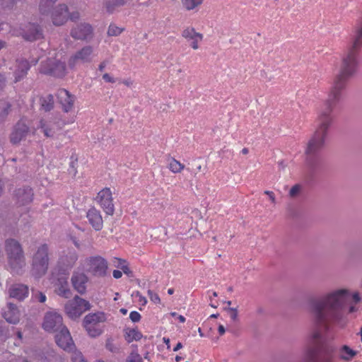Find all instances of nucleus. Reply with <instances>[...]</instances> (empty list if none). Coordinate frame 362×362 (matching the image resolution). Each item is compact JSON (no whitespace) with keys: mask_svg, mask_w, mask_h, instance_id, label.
I'll return each mask as SVG.
<instances>
[{"mask_svg":"<svg viewBox=\"0 0 362 362\" xmlns=\"http://www.w3.org/2000/svg\"><path fill=\"white\" fill-rule=\"evenodd\" d=\"M11 110V105L7 103L6 107H4L1 111H0V116L2 118H5L9 113Z\"/></svg>","mask_w":362,"mask_h":362,"instance_id":"48","label":"nucleus"},{"mask_svg":"<svg viewBox=\"0 0 362 362\" xmlns=\"http://www.w3.org/2000/svg\"><path fill=\"white\" fill-rule=\"evenodd\" d=\"M113 277L115 279H119L122 276V273L119 270H114L112 272Z\"/></svg>","mask_w":362,"mask_h":362,"instance_id":"53","label":"nucleus"},{"mask_svg":"<svg viewBox=\"0 0 362 362\" xmlns=\"http://www.w3.org/2000/svg\"><path fill=\"white\" fill-rule=\"evenodd\" d=\"M129 318L133 322H137L141 320V315L136 311H132L129 314Z\"/></svg>","mask_w":362,"mask_h":362,"instance_id":"47","label":"nucleus"},{"mask_svg":"<svg viewBox=\"0 0 362 362\" xmlns=\"http://www.w3.org/2000/svg\"><path fill=\"white\" fill-rule=\"evenodd\" d=\"M168 168L173 173H180L185 168V165L174 158L168 160Z\"/></svg>","mask_w":362,"mask_h":362,"instance_id":"33","label":"nucleus"},{"mask_svg":"<svg viewBox=\"0 0 362 362\" xmlns=\"http://www.w3.org/2000/svg\"><path fill=\"white\" fill-rule=\"evenodd\" d=\"M79 13L78 12H74L71 14L69 15L70 19L71 21H76L79 18Z\"/></svg>","mask_w":362,"mask_h":362,"instance_id":"52","label":"nucleus"},{"mask_svg":"<svg viewBox=\"0 0 362 362\" xmlns=\"http://www.w3.org/2000/svg\"><path fill=\"white\" fill-rule=\"evenodd\" d=\"M136 296L139 297V301L142 305H145L147 303L146 298L142 296L139 291L136 292Z\"/></svg>","mask_w":362,"mask_h":362,"instance_id":"54","label":"nucleus"},{"mask_svg":"<svg viewBox=\"0 0 362 362\" xmlns=\"http://www.w3.org/2000/svg\"><path fill=\"white\" fill-rule=\"evenodd\" d=\"M93 28L90 24L81 23L72 28L71 35L76 40H88L92 37Z\"/></svg>","mask_w":362,"mask_h":362,"instance_id":"18","label":"nucleus"},{"mask_svg":"<svg viewBox=\"0 0 362 362\" xmlns=\"http://www.w3.org/2000/svg\"><path fill=\"white\" fill-rule=\"evenodd\" d=\"M105 348L109 351L114 354H117L120 351L119 346L114 343L113 339L112 338L107 339L105 342Z\"/></svg>","mask_w":362,"mask_h":362,"instance_id":"37","label":"nucleus"},{"mask_svg":"<svg viewBox=\"0 0 362 362\" xmlns=\"http://www.w3.org/2000/svg\"><path fill=\"white\" fill-rule=\"evenodd\" d=\"M40 105L42 108L47 112L54 107V97L49 94L40 98Z\"/></svg>","mask_w":362,"mask_h":362,"instance_id":"35","label":"nucleus"},{"mask_svg":"<svg viewBox=\"0 0 362 362\" xmlns=\"http://www.w3.org/2000/svg\"><path fill=\"white\" fill-rule=\"evenodd\" d=\"M29 132L28 126L23 122L19 121L13 128L10 136V141L13 144H19L25 138Z\"/></svg>","mask_w":362,"mask_h":362,"instance_id":"19","label":"nucleus"},{"mask_svg":"<svg viewBox=\"0 0 362 362\" xmlns=\"http://www.w3.org/2000/svg\"><path fill=\"white\" fill-rule=\"evenodd\" d=\"M53 124L52 122H48L44 119L40 121V127L42 129L44 134L47 137H52L54 134L53 129Z\"/></svg>","mask_w":362,"mask_h":362,"instance_id":"34","label":"nucleus"},{"mask_svg":"<svg viewBox=\"0 0 362 362\" xmlns=\"http://www.w3.org/2000/svg\"><path fill=\"white\" fill-rule=\"evenodd\" d=\"M203 1L204 0H182V4L186 10L191 11L200 6Z\"/></svg>","mask_w":362,"mask_h":362,"instance_id":"36","label":"nucleus"},{"mask_svg":"<svg viewBox=\"0 0 362 362\" xmlns=\"http://www.w3.org/2000/svg\"><path fill=\"white\" fill-rule=\"evenodd\" d=\"M40 72L45 75L61 78L66 74V65L64 62L54 58H49L41 62Z\"/></svg>","mask_w":362,"mask_h":362,"instance_id":"9","label":"nucleus"},{"mask_svg":"<svg viewBox=\"0 0 362 362\" xmlns=\"http://www.w3.org/2000/svg\"><path fill=\"white\" fill-rule=\"evenodd\" d=\"M335 351L336 347L332 344H326L318 351L315 344L307 343L303 356L308 362H337Z\"/></svg>","mask_w":362,"mask_h":362,"instance_id":"5","label":"nucleus"},{"mask_svg":"<svg viewBox=\"0 0 362 362\" xmlns=\"http://www.w3.org/2000/svg\"><path fill=\"white\" fill-rule=\"evenodd\" d=\"M177 319L179 320V321L182 323L185 322V317L183 316V315H178L177 316Z\"/></svg>","mask_w":362,"mask_h":362,"instance_id":"63","label":"nucleus"},{"mask_svg":"<svg viewBox=\"0 0 362 362\" xmlns=\"http://www.w3.org/2000/svg\"><path fill=\"white\" fill-rule=\"evenodd\" d=\"M103 78L106 81V82H108V83H115L116 81V80L112 77L109 74L107 73H105L103 74Z\"/></svg>","mask_w":362,"mask_h":362,"instance_id":"50","label":"nucleus"},{"mask_svg":"<svg viewBox=\"0 0 362 362\" xmlns=\"http://www.w3.org/2000/svg\"><path fill=\"white\" fill-rule=\"evenodd\" d=\"M28 287L24 284H14L9 289V296L19 300H23L28 295Z\"/></svg>","mask_w":362,"mask_h":362,"instance_id":"28","label":"nucleus"},{"mask_svg":"<svg viewBox=\"0 0 362 362\" xmlns=\"http://www.w3.org/2000/svg\"><path fill=\"white\" fill-rule=\"evenodd\" d=\"M352 298H353V300H354L356 303H358V302L360 301V300H361V298H360V296H359L358 293H354V294L352 296Z\"/></svg>","mask_w":362,"mask_h":362,"instance_id":"56","label":"nucleus"},{"mask_svg":"<svg viewBox=\"0 0 362 362\" xmlns=\"http://www.w3.org/2000/svg\"><path fill=\"white\" fill-rule=\"evenodd\" d=\"M90 267L95 276H103L107 269V261L101 257H94L90 259Z\"/></svg>","mask_w":362,"mask_h":362,"instance_id":"20","label":"nucleus"},{"mask_svg":"<svg viewBox=\"0 0 362 362\" xmlns=\"http://www.w3.org/2000/svg\"><path fill=\"white\" fill-rule=\"evenodd\" d=\"M97 202L107 215H112L115 211L112 194L110 188L100 190L96 197Z\"/></svg>","mask_w":362,"mask_h":362,"instance_id":"12","label":"nucleus"},{"mask_svg":"<svg viewBox=\"0 0 362 362\" xmlns=\"http://www.w3.org/2000/svg\"><path fill=\"white\" fill-rule=\"evenodd\" d=\"M50 14L53 24L57 26L62 25L68 20V7L65 4H59L53 8Z\"/></svg>","mask_w":362,"mask_h":362,"instance_id":"16","label":"nucleus"},{"mask_svg":"<svg viewBox=\"0 0 362 362\" xmlns=\"http://www.w3.org/2000/svg\"><path fill=\"white\" fill-rule=\"evenodd\" d=\"M33 189L29 187H21L16 190L15 197L20 206H24L32 202L33 199Z\"/></svg>","mask_w":362,"mask_h":362,"instance_id":"22","label":"nucleus"},{"mask_svg":"<svg viewBox=\"0 0 362 362\" xmlns=\"http://www.w3.org/2000/svg\"><path fill=\"white\" fill-rule=\"evenodd\" d=\"M5 251L11 272L13 274H22L26 262L21 245L15 239H8L5 242Z\"/></svg>","mask_w":362,"mask_h":362,"instance_id":"4","label":"nucleus"},{"mask_svg":"<svg viewBox=\"0 0 362 362\" xmlns=\"http://www.w3.org/2000/svg\"><path fill=\"white\" fill-rule=\"evenodd\" d=\"M181 35L194 50L199 48V43L202 42L204 38L203 34L197 32L192 26L185 28L181 33Z\"/></svg>","mask_w":362,"mask_h":362,"instance_id":"14","label":"nucleus"},{"mask_svg":"<svg viewBox=\"0 0 362 362\" xmlns=\"http://www.w3.org/2000/svg\"><path fill=\"white\" fill-rule=\"evenodd\" d=\"M142 338V334L136 329H125L124 339L128 343L133 341H139Z\"/></svg>","mask_w":362,"mask_h":362,"instance_id":"31","label":"nucleus"},{"mask_svg":"<svg viewBox=\"0 0 362 362\" xmlns=\"http://www.w3.org/2000/svg\"><path fill=\"white\" fill-rule=\"evenodd\" d=\"M30 68V65L28 60L23 59L16 60V70L13 73L14 82L17 83L25 77Z\"/></svg>","mask_w":362,"mask_h":362,"instance_id":"26","label":"nucleus"},{"mask_svg":"<svg viewBox=\"0 0 362 362\" xmlns=\"http://www.w3.org/2000/svg\"><path fill=\"white\" fill-rule=\"evenodd\" d=\"M338 358L344 362H350L357 355V351L352 349L348 345H342L338 349L336 347Z\"/></svg>","mask_w":362,"mask_h":362,"instance_id":"27","label":"nucleus"},{"mask_svg":"<svg viewBox=\"0 0 362 362\" xmlns=\"http://www.w3.org/2000/svg\"><path fill=\"white\" fill-rule=\"evenodd\" d=\"M301 186L300 185H295L291 187L289 191V196L292 198L296 197L300 194Z\"/></svg>","mask_w":362,"mask_h":362,"instance_id":"40","label":"nucleus"},{"mask_svg":"<svg viewBox=\"0 0 362 362\" xmlns=\"http://www.w3.org/2000/svg\"><path fill=\"white\" fill-rule=\"evenodd\" d=\"M71 282L73 288L78 293L80 294L86 293L88 277L84 273L74 272L71 276Z\"/></svg>","mask_w":362,"mask_h":362,"instance_id":"21","label":"nucleus"},{"mask_svg":"<svg viewBox=\"0 0 362 362\" xmlns=\"http://www.w3.org/2000/svg\"><path fill=\"white\" fill-rule=\"evenodd\" d=\"M358 54V53L349 49L344 53L341 59L339 72L334 79L325 103L329 107H335L342 99L347 81L357 72L359 64Z\"/></svg>","mask_w":362,"mask_h":362,"instance_id":"2","label":"nucleus"},{"mask_svg":"<svg viewBox=\"0 0 362 362\" xmlns=\"http://www.w3.org/2000/svg\"><path fill=\"white\" fill-rule=\"evenodd\" d=\"M71 362H87L83 356L82 353L76 349L71 351Z\"/></svg>","mask_w":362,"mask_h":362,"instance_id":"38","label":"nucleus"},{"mask_svg":"<svg viewBox=\"0 0 362 362\" xmlns=\"http://www.w3.org/2000/svg\"><path fill=\"white\" fill-rule=\"evenodd\" d=\"M334 107H329L325 103L324 109L320 112L316 120V130L307 144L305 153L308 157L316 156L323 148L328 129L333 121L331 113Z\"/></svg>","mask_w":362,"mask_h":362,"instance_id":"3","label":"nucleus"},{"mask_svg":"<svg viewBox=\"0 0 362 362\" xmlns=\"http://www.w3.org/2000/svg\"><path fill=\"white\" fill-rule=\"evenodd\" d=\"M193 165L194 168H193L192 170H190V171L193 172L195 174L202 171V166L200 163H198L197 162H194L193 163ZM187 170H189V168H187Z\"/></svg>","mask_w":362,"mask_h":362,"instance_id":"49","label":"nucleus"},{"mask_svg":"<svg viewBox=\"0 0 362 362\" xmlns=\"http://www.w3.org/2000/svg\"><path fill=\"white\" fill-rule=\"evenodd\" d=\"M107 321V314L104 312L89 313L85 316L83 320V327L90 337H97L101 335L104 331L102 325Z\"/></svg>","mask_w":362,"mask_h":362,"instance_id":"7","label":"nucleus"},{"mask_svg":"<svg viewBox=\"0 0 362 362\" xmlns=\"http://www.w3.org/2000/svg\"><path fill=\"white\" fill-rule=\"evenodd\" d=\"M128 0H104V6L109 13H112L117 8L123 6Z\"/></svg>","mask_w":362,"mask_h":362,"instance_id":"30","label":"nucleus"},{"mask_svg":"<svg viewBox=\"0 0 362 362\" xmlns=\"http://www.w3.org/2000/svg\"><path fill=\"white\" fill-rule=\"evenodd\" d=\"M54 339L57 344L65 351L71 352L75 349L71 334L66 326L55 333Z\"/></svg>","mask_w":362,"mask_h":362,"instance_id":"13","label":"nucleus"},{"mask_svg":"<svg viewBox=\"0 0 362 362\" xmlns=\"http://www.w3.org/2000/svg\"><path fill=\"white\" fill-rule=\"evenodd\" d=\"M218 333L220 335L224 334L226 332V329H225V327H223V325H220L218 326Z\"/></svg>","mask_w":362,"mask_h":362,"instance_id":"55","label":"nucleus"},{"mask_svg":"<svg viewBox=\"0 0 362 362\" xmlns=\"http://www.w3.org/2000/svg\"><path fill=\"white\" fill-rule=\"evenodd\" d=\"M225 310L230 313V317L233 322H236L238 320V310L234 308H226Z\"/></svg>","mask_w":362,"mask_h":362,"instance_id":"42","label":"nucleus"},{"mask_svg":"<svg viewBox=\"0 0 362 362\" xmlns=\"http://www.w3.org/2000/svg\"><path fill=\"white\" fill-rule=\"evenodd\" d=\"M182 348V344L181 342H178L177 345L174 347L173 351H177L179 349Z\"/></svg>","mask_w":362,"mask_h":362,"instance_id":"59","label":"nucleus"},{"mask_svg":"<svg viewBox=\"0 0 362 362\" xmlns=\"http://www.w3.org/2000/svg\"><path fill=\"white\" fill-rule=\"evenodd\" d=\"M62 315L55 312L50 311L45 313L42 322V328L48 332L57 333L64 327Z\"/></svg>","mask_w":362,"mask_h":362,"instance_id":"11","label":"nucleus"},{"mask_svg":"<svg viewBox=\"0 0 362 362\" xmlns=\"http://www.w3.org/2000/svg\"><path fill=\"white\" fill-rule=\"evenodd\" d=\"M119 263V266L121 267V269L122 270V272L125 274H127V275H132V272L129 269V268L128 267V266L127 265H122V263H124V260L122 259H117Z\"/></svg>","mask_w":362,"mask_h":362,"instance_id":"44","label":"nucleus"},{"mask_svg":"<svg viewBox=\"0 0 362 362\" xmlns=\"http://www.w3.org/2000/svg\"><path fill=\"white\" fill-rule=\"evenodd\" d=\"M57 98L64 112H69L74 108L76 97L66 89H60L57 92Z\"/></svg>","mask_w":362,"mask_h":362,"instance_id":"17","label":"nucleus"},{"mask_svg":"<svg viewBox=\"0 0 362 362\" xmlns=\"http://www.w3.org/2000/svg\"><path fill=\"white\" fill-rule=\"evenodd\" d=\"M355 311H356V307L354 305L349 306V313H354Z\"/></svg>","mask_w":362,"mask_h":362,"instance_id":"61","label":"nucleus"},{"mask_svg":"<svg viewBox=\"0 0 362 362\" xmlns=\"http://www.w3.org/2000/svg\"><path fill=\"white\" fill-rule=\"evenodd\" d=\"M163 341L166 344V345L168 346V347L169 348V344H170V339H166V338H163Z\"/></svg>","mask_w":362,"mask_h":362,"instance_id":"64","label":"nucleus"},{"mask_svg":"<svg viewBox=\"0 0 362 362\" xmlns=\"http://www.w3.org/2000/svg\"><path fill=\"white\" fill-rule=\"evenodd\" d=\"M23 37L28 41L41 39L43 37L42 30L38 25L28 23L23 30Z\"/></svg>","mask_w":362,"mask_h":362,"instance_id":"24","label":"nucleus"},{"mask_svg":"<svg viewBox=\"0 0 362 362\" xmlns=\"http://www.w3.org/2000/svg\"><path fill=\"white\" fill-rule=\"evenodd\" d=\"M350 293L348 289L329 291L310 302V312L313 317L314 329L307 343L315 344L321 339V329H328L330 324L339 322L345 316Z\"/></svg>","mask_w":362,"mask_h":362,"instance_id":"1","label":"nucleus"},{"mask_svg":"<svg viewBox=\"0 0 362 362\" xmlns=\"http://www.w3.org/2000/svg\"><path fill=\"white\" fill-rule=\"evenodd\" d=\"M4 186V184L3 181L0 179V196L1 195V194L3 192Z\"/></svg>","mask_w":362,"mask_h":362,"instance_id":"62","label":"nucleus"},{"mask_svg":"<svg viewBox=\"0 0 362 362\" xmlns=\"http://www.w3.org/2000/svg\"><path fill=\"white\" fill-rule=\"evenodd\" d=\"M77 259L78 255L76 252L74 250H68L66 253L60 256L57 262V267L63 273H65L69 272V270L74 266Z\"/></svg>","mask_w":362,"mask_h":362,"instance_id":"15","label":"nucleus"},{"mask_svg":"<svg viewBox=\"0 0 362 362\" xmlns=\"http://www.w3.org/2000/svg\"><path fill=\"white\" fill-rule=\"evenodd\" d=\"M8 310L4 313L5 320L11 324H17L19 322V311L17 307L13 303H8Z\"/></svg>","mask_w":362,"mask_h":362,"instance_id":"29","label":"nucleus"},{"mask_svg":"<svg viewBox=\"0 0 362 362\" xmlns=\"http://www.w3.org/2000/svg\"><path fill=\"white\" fill-rule=\"evenodd\" d=\"M148 295L151 299V300L152 302H153L154 303H160V299L158 296V295L156 293H154L153 291L151 290H148Z\"/></svg>","mask_w":362,"mask_h":362,"instance_id":"43","label":"nucleus"},{"mask_svg":"<svg viewBox=\"0 0 362 362\" xmlns=\"http://www.w3.org/2000/svg\"><path fill=\"white\" fill-rule=\"evenodd\" d=\"M49 247L47 244L40 245L32 257L31 274L35 278L43 276L47 272L49 262Z\"/></svg>","mask_w":362,"mask_h":362,"instance_id":"6","label":"nucleus"},{"mask_svg":"<svg viewBox=\"0 0 362 362\" xmlns=\"http://www.w3.org/2000/svg\"><path fill=\"white\" fill-rule=\"evenodd\" d=\"M127 362H143V361L139 354L132 352L128 356Z\"/></svg>","mask_w":362,"mask_h":362,"instance_id":"41","label":"nucleus"},{"mask_svg":"<svg viewBox=\"0 0 362 362\" xmlns=\"http://www.w3.org/2000/svg\"><path fill=\"white\" fill-rule=\"evenodd\" d=\"M264 194H267L270 199V200L273 202V203H275V196H274V194L271 192V191H265L264 192Z\"/></svg>","mask_w":362,"mask_h":362,"instance_id":"51","label":"nucleus"},{"mask_svg":"<svg viewBox=\"0 0 362 362\" xmlns=\"http://www.w3.org/2000/svg\"><path fill=\"white\" fill-rule=\"evenodd\" d=\"M122 83L126 85L127 86H130L131 85H132L133 83L131 80L128 79V80H124L122 81Z\"/></svg>","mask_w":362,"mask_h":362,"instance_id":"60","label":"nucleus"},{"mask_svg":"<svg viewBox=\"0 0 362 362\" xmlns=\"http://www.w3.org/2000/svg\"><path fill=\"white\" fill-rule=\"evenodd\" d=\"M107 66V62L105 61L104 62H102L99 66H98V69L100 71H103L104 70V69L105 68V66Z\"/></svg>","mask_w":362,"mask_h":362,"instance_id":"57","label":"nucleus"},{"mask_svg":"<svg viewBox=\"0 0 362 362\" xmlns=\"http://www.w3.org/2000/svg\"><path fill=\"white\" fill-rule=\"evenodd\" d=\"M6 77L4 74H0V88L5 84Z\"/></svg>","mask_w":362,"mask_h":362,"instance_id":"58","label":"nucleus"},{"mask_svg":"<svg viewBox=\"0 0 362 362\" xmlns=\"http://www.w3.org/2000/svg\"><path fill=\"white\" fill-rule=\"evenodd\" d=\"M86 217L89 223L95 230L99 231L102 230L103 221L100 211L94 207L90 208L86 214Z\"/></svg>","mask_w":362,"mask_h":362,"instance_id":"25","label":"nucleus"},{"mask_svg":"<svg viewBox=\"0 0 362 362\" xmlns=\"http://www.w3.org/2000/svg\"><path fill=\"white\" fill-rule=\"evenodd\" d=\"M93 57V47L85 46L69 57L68 65L71 69H74L79 64H90L92 62Z\"/></svg>","mask_w":362,"mask_h":362,"instance_id":"10","label":"nucleus"},{"mask_svg":"<svg viewBox=\"0 0 362 362\" xmlns=\"http://www.w3.org/2000/svg\"><path fill=\"white\" fill-rule=\"evenodd\" d=\"M123 30V28H121L115 24H110L107 30V35L109 36H117L122 33Z\"/></svg>","mask_w":362,"mask_h":362,"instance_id":"39","label":"nucleus"},{"mask_svg":"<svg viewBox=\"0 0 362 362\" xmlns=\"http://www.w3.org/2000/svg\"><path fill=\"white\" fill-rule=\"evenodd\" d=\"M33 298L35 300L40 303L45 302L47 299L46 296L43 293L39 291L34 294Z\"/></svg>","mask_w":362,"mask_h":362,"instance_id":"46","label":"nucleus"},{"mask_svg":"<svg viewBox=\"0 0 362 362\" xmlns=\"http://www.w3.org/2000/svg\"><path fill=\"white\" fill-rule=\"evenodd\" d=\"M16 2V0H0V6L3 8L12 7Z\"/></svg>","mask_w":362,"mask_h":362,"instance_id":"45","label":"nucleus"},{"mask_svg":"<svg viewBox=\"0 0 362 362\" xmlns=\"http://www.w3.org/2000/svg\"><path fill=\"white\" fill-rule=\"evenodd\" d=\"M57 0H40L39 4V11L42 15H49L51 13V8L53 4Z\"/></svg>","mask_w":362,"mask_h":362,"instance_id":"32","label":"nucleus"},{"mask_svg":"<svg viewBox=\"0 0 362 362\" xmlns=\"http://www.w3.org/2000/svg\"><path fill=\"white\" fill-rule=\"evenodd\" d=\"M90 308V303L78 296H75L73 299L69 300L64 305V311L71 319L78 318L83 313Z\"/></svg>","mask_w":362,"mask_h":362,"instance_id":"8","label":"nucleus"},{"mask_svg":"<svg viewBox=\"0 0 362 362\" xmlns=\"http://www.w3.org/2000/svg\"><path fill=\"white\" fill-rule=\"evenodd\" d=\"M54 292L59 296L64 298H70L72 296L66 277L62 276L57 279L54 283Z\"/></svg>","mask_w":362,"mask_h":362,"instance_id":"23","label":"nucleus"}]
</instances>
